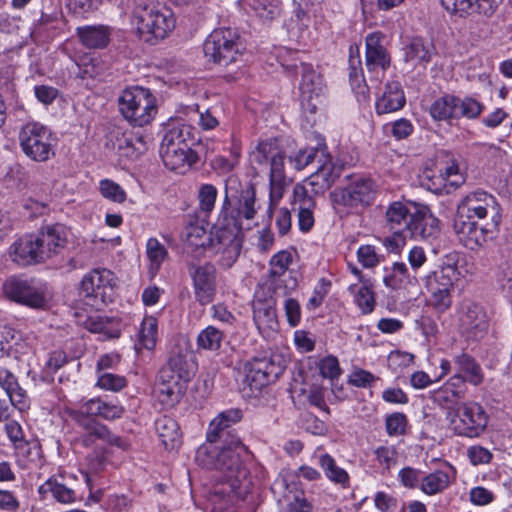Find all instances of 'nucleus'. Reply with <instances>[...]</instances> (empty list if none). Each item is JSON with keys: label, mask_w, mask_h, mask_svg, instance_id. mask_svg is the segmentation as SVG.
<instances>
[{"label": "nucleus", "mask_w": 512, "mask_h": 512, "mask_svg": "<svg viewBox=\"0 0 512 512\" xmlns=\"http://www.w3.org/2000/svg\"><path fill=\"white\" fill-rule=\"evenodd\" d=\"M253 320L260 333L273 332L278 328L276 308L270 301L253 303Z\"/></svg>", "instance_id": "obj_29"}, {"label": "nucleus", "mask_w": 512, "mask_h": 512, "mask_svg": "<svg viewBox=\"0 0 512 512\" xmlns=\"http://www.w3.org/2000/svg\"><path fill=\"white\" fill-rule=\"evenodd\" d=\"M286 365L287 360L281 353L271 352L254 357L245 365L244 382L252 391H258L275 382L283 374Z\"/></svg>", "instance_id": "obj_10"}, {"label": "nucleus", "mask_w": 512, "mask_h": 512, "mask_svg": "<svg viewBox=\"0 0 512 512\" xmlns=\"http://www.w3.org/2000/svg\"><path fill=\"white\" fill-rule=\"evenodd\" d=\"M135 140L142 144L141 138H136L132 133L122 132L119 129L110 133L109 142L111 148L122 158H135L138 156L139 148L135 145Z\"/></svg>", "instance_id": "obj_31"}, {"label": "nucleus", "mask_w": 512, "mask_h": 512, "mask_svg": "<svg viewBox=\"0 0 512 512\" xmlns=\"http://www.w3.org/2000/svg\"><path fill=\"white\" fill-rule=\"evenodd\" d=\"M115 285L116 279L110 270L94 269L83 277L80 291L85 297L106 303L112 299Z\"/></svg>", "instance_id": "obj_18"}, {"label": "nucleus", "mask_w": 512, "mask_h": 512, "mask_svg": "<svg viewBox=\"0 0 512 512\" xmlns=\"http://www.w3.org/2000/svg\"><path fill=\"white\" fill-rule=\"evenodd\" d=\"M446 419L449 429L457 436L474 438L485 430L488 416L477 402L467 401L447 407Z\"/></svg>", "instance_id": "obj_7"}, {"label": "nucleus", "mask_w": 512, "mask_h": 512, "mask_svg": "<svg viewBox=\"0 0 512 512\" xmlns=\"http://www.w3.org/2000/svg\"><path fill=\"white\" fill-rule=\"evenodd\" d=\"M3 292L10 300L33 309H45L48 306L46 285L33 278L10 277L3 284Z\"/></svg>", "instance_id": "obj_13"}, {"label": "nucleus", "mask_w": 512, "mask_h": 512, "mask_svg": "<svg viewBox=\"0 0 512 512\" xmlns=\"http://www.w3.org/2000/svg\"><path fill=\"white\" fill-rule=\"evenodd\" d=\"M293 205L298 211V226L302 232H308L314 226L315 200L308 194L305 186L296 184L293 189Z\"/></svg>", "instance_id": "obj_23"}, {"label": "nucleus", "mask_w": 512, "mask_h": 512, "mask_svg": "<svg viewBox=\"0 0 512 512\" xmlns=\"http://www.w3.org/2000/svg\"><path fill=\"white\" fill-rule=\"evenodd\" d=\"M349 291L354 294L355 302L363 314H369L374 310L375 298L368 286L350 285Z\"/></svg>", "instance_id": "obj_53"}, {"label": "nucleus", "mask_w": 512, "mask_h": 512, "mask_svg": "<svg viewBox=\"0 0 512 512\" xmlns=\"http://www.w3.org/2000/svg\"><path fill=\"white\" fill-rule=\"evenodd\" d=\"M457 216L467 219L491 218V223L500 224V207L495 197L486 191L476 190L462 198L457 208Z\"/></svg>", "instance_id": "obj_14"}, {"label": "nucleus", "mask_w": 512, "mask_h": 512, "mask_svg": "<svg viewBox=\"0 0 512 512\" xmlns=\"http://www.w3.org/2000/svg\"><path fill=\"white\" fill-rule=\"evenodd\" d=\"M101 400V398H92L83 402L78 408L69 411L70 417L77 423L94 421L91 417H99V414H101Z\"/></svg>", "instance_id": "obj_47"}, {"label": "nucleus", "mask_w": 512, "mask_h": 512, "mask_svg": "<svg viewBox=\"0 0 512 512\" xmlns=\"http://www.w3.org/2000/svg\"><path fill=\"white\" fill-rule=\"evenodd\" d=\"M319 371L324 378L337 379L341 374L338 359L332 355L324 357L319 362Z\"/></svg>", "instance_id": "obj_62"}, {"label": "nucleus", "mask_w": 512, "mask_h": 512, "mask_svg": "<svg viewBox=\"0 0 512 512\" xmlns=\"http://www.w3.org/2000/svg\"><path fill=\"white\" fill-rule=\"evenodd\" d=\"M270 173H269V206L267 208L268 217L271 218L274 206L283 198L285 188L287 186V179L284 173V157L276 152L271 155L270 159Z\"/></svg>", "instance_id": "obj_20"}, {"label": "nucleus", "mask_w": 512, "mask_h": 512, "mask_svg": "<svg viewBox=\"0 0 512 512\" xmlns=\"http://www.w3.org/2000/svg\"><path fill=\"white\" fill-rule=\"evenodd\" d=\"M430 115L437 121L456 119V96L446 94L436 99L430 106Z\"/></svg>", "instance_id": "obj_42"}, {"label": "nucleus", "mask_w": 512, "mask_h": 512, "mask_svg": "<svg viewBox=\"0 0 512 512\" xmlns=\"http://www.w3.org/2000/svg\"><path fill=\"white\" fill-rule=\"evenodd\" d=\"M223 337L222 331L214 326H208L199 333L197 344L202 349L216 351L220 348Z\"/></svg>", "instance_id": "obj_51"}, {"label": "nucleus", "mask_w": 512, "mask_h": 512, "mask_svg": "<svg viewBox=\"0 0 512 512\" xmlns=\"http://www.w3.org/2000/svg\"><path fill=\"white\" fill-rule=\"evenodd\" d=\"M247 454L246 447L236 438L221 449L213 446H201L196 453V460L205 468L215 469L222 473V480L227 487L214 490L222 497L229 496L240 487L241 481L247 477V469L243 457Z\"/></svg>", "instance_id": "obj_1"}, {"label": "nucleus", "mask_w": 512, "mask_h": 512, "mask_svg": "<svg viewBox=\"0 0 512 512\" xmlns=\"http://www.w3.org/2000/svg\"><path fill=\"white\" fill-rule=\"evenodd\" d=\"M101 66H72L70 74L80 81V84L91 88L100 75Z\"/></svg>", "instance_id": "obj_57"}, {"label": "nucleus", "mask_w": 512, "mask_h": 512, "mask_svg": "<svg viewBox=\"0 0 512 512\" xmlns=\"http://www.w3.org/2000/svg\"><path fill=\"white\" fill-rule=\"evenodd\" d=\"M157 329L158 324L156 318L148 316L143 319L139 330V342L144 348L152 350L155 347Z\"/></svg>", "instance_id": "obj_50"}, {"label": "nucleus", "mask_w": 512, "mask_h": 512, "mask_svg": "<svg viewBox=\"0 0 512 512\" xmlns=\"http://www.w3.org/2000/svg\"><path fill=\"white\" fill-rule=\"evenodd\" d=\"M193 136L187 125L173 126L166 131L160 145V156L164 165L172 170L184 173L198 160L192 150Z\"/></svg>", "instance_id": "obj_4"}, {"label": "nucleus", "mask_w": 512, "mask_h": 512, "mask_svg": "<svg viewBox=\"0 0 512 512\" xmlns=\"http://www.w3.org/2000/svg\"><path fill=\"white\" fill-rule=\"evenodd\" d=\"M402 50L406 62L422 63L432 60L434 47L420 37H412L403 42Z\"/></svg>", "instance_id": "obj_32"}, {"label": "nucleus", "mask_w": 512, "mask_h": 512, "mask_svg": "<svg viewBox=\"0 0 512 512\" xmlns=\"http://www.w3.org/2000/svg\"><path fill=\"white\" fill-rule=\"evenodd\" d=\"M195 300L202 306L213 302L217 292V270L214 264L191 265L188 269Z\"/></svg>", "instance_id": "obj_16"}, {"label": "nucleus", "mask_w": 512, "mask_h": 512, "mask_svg": "<svg viewBox=\"0 0 512 512\" xmlns=\"http://www.w3.org/2000/svg\"><path fill=\"white\" fill-rule=\"evenodd\" d=\"M244 50L239 33L231 28L213 30L203 43L207 62L231 64L242 61Z\"/></svg>", "instance_id": "obj_8"}, {"label": "nucleus", "mask_w": 512, "mask_h": 512, "mask_svg": "<svg viewBox=\"0 0 512 512\" xmlns=\"http://www.w3.org/2000/svg\"><path fill=\"white\" fill-rule=\"evenodd\" d=\"M383 282L387 288L393 290H409L418 285L417 277L410 273L403 262H395L390 268H387Z\"/></svg>", "instance_id": "obj_28"}, {"label": "nucleus", "mask_w": 512, "mask_h": 512, "mask_svg": "<svg viewBox=\"0 0 512 512\" xmlns=\"http://www.w3.org/2000/svg\"><path fill=\"white\" fill-rule=\"evenodd\" d=\"M127 385L125 377L111 372L98 374L96 386L102 390L118 392Z\"/></svg>", "instance_id": "obj_56"}, {"label": "nucleus", "mask_w": 512, "mask_h": 512, "mask_svg": "<svg viewBox=\"0 0 512 512\" xmlns=\"http://www.w3.org/2000/svg\"><path fill=\"white\" fill-rule=\"evenodd\" d=\"M488 325L486 311L481 305L471 301L462 303L459 312V330L466 339H482L488 331Z\"/></svg>", "instance_id": "obj_17"}, {"label": "nucleus", "mask_w": 512, "mask_h": 512, "mask_svg": "<svg viewBox=\"0 0 512 512\" xmlns=\"http://www.w3.org/2000/svg\"><path fill=\"white\" fill-rule=\"evenodd\" d=\"M375 194L374 182L359 178L345 188L336 189L330 197L337 213L349 214L370 206L375 199Z\"/></svg>", "instance_id": "obj_12"}, {"label": "nucleus", "mask_w": 512, "mask_h": 512, "mask_svg": "<svg viewBox=\"0 0 512 512\" xmlns=\"http://www.w3.org/2000/svg\"><path fill=\"white\" fill-rule=\"evenodd\" d=\"M38 492L42 496L51 493L56 501L63 504H70L76 500L75 491L64 484L59 483L54 478H49L45 483L40 485Z\"/></svg>", "instance_id": "obj_40"}, {"label": "nucleus", "mask_w": 512, "mask_h": 512, "mask_svg": "<svg viewBox=\"0 0 512 512\" xmlns=\"http://www.w3.org/2000/svg\"><path fill=\"white\" fill-rule=\"evenodd\" d=\"M44 261L58 255L66 246L68 239V229L59 223L45 225L33 234Z\"/></svg>", "instance_id": "obj_19"}, {"label": "nucleus", "mask_w": 512, "mask_h": 512, "mask_svg": "<svg viewBox=\"0 0 512 512\" xmlns=\"http://www.w3.org/2000/svg\"><path fill=\"white\" fill-rule=\"evenodd\" d=\"M78 424L83 427L85 431H89L95 439L101 440L112 446H123L122 439L114 435L104 424L97 421L78 422Z\"/></svg>", "instance_id": "obj_45"}, {"label": "nucleus", "mask_w": 512, "mask_h": 512, "mask_svg": "<svg viewBox=\"0 0 512 512\" xmlns=\"http://www.w3.org/2000/svg\"><path fill=\"white\" fill-rule=\"evenodd\" d=\"M182 242L187 251H197L198 249L209 250V239L206 230L199 225H189L185 227L181 235Z\"/></svg>", "instance_id": "obj_37"}, {"label": "nucleus", "mask_w": 512, "mask_h": 512, "mask_svg": "<svg viewBox=\"0 0 512 512\" xmlns=\"http://www.w3.org/2000/svg\"><path fill=\"white\" fill-rule=\"evenodd\" d=\"M99 189L101 195L112 202L123 203L126 200L127 195L124 189L112 180H101Z\"/></svg>", "instance_id": "obj_59"}, {"label": "nucleus", "mask_w": 512, "mask_h": 512, "mask_svg": "<svg viewBox=\"0 0 512 512\" xmlns=\"http://www.w3.org/2000/svg\"><path fill=\"white\" fill-rule=\"evenodd\" d=\"M159 373L164 378L177 380L184 385H187L192 374L190 364L186 356L182 354L171 356Z\"/></svg>", "instance_id": "obj_35"}, {"label": "nucleus", "mask_w": 512, "mask_h": 512, "mask_svg": "<svg viewBox=\"0 0 512 512\" xmlns=\"http://www.w3.org/2000/svg\"><path fill=\"white\" fill-rule=\"evenodd\" d=\"M349 83L357 101L366 104L369 101V87L365 77L363 66H349Z\"/></svg>", "instance_id": "obj_41"}, {"label": "nucleus", "mask_w": 512, "mask_h": 512, "mask_svg": "<svg viewBox=\"0 0 512 512\" xmlns=\"http://www.w3.org/2000/svg\"><path fill=\"white\" fill-rule=\"evenodd\" d=\"M218 197V190L212 184L200 185L197 193L199 210L206 216L210 215L214 210L215 203Z\"/></svg>", "instance_id": "obj_49"}, {"label": "nucleus", "mask_w": 512, "mask_h": 512, "mask_svg": "<svg viewBox=\"0 0 512 512\" xmlns=\"http://www.w3.org/2000/svg\"><path fill=\"white\" fill-rule=\"evenodd\" d=\"M242 417V410L238 408H231L220 412L209 424L206 435L207 441L213 444L221 440L227 433L226 430L233 424L241 421Z\"/></svg>", "instance_id": "obj_27"}, {"label": "nucleus", "mask_w": 512, "mask_h": 512, "mask_svg": "<svg viewBox=\"0 0 512 512\" xmlns=\"http://www.w3.org/2000/svg\"><path fill=\"white\" fill-rule=\"evenodd\" d=\"M240 148L233 145L229 155H218L212 160V166L221 172H229L233 170L239 162Z\"/></svg>", "instance_id": "obj_60"}, {"label": "nucleus", "mask_w": 512, "mask_h": 512, "mask_svg": "<svg viewBox=\"0 0 512 512\" xmlns=\"http://www.w3.org/2000/svg\"><path fill=\"white\" fill-rule=\"evenodd\" d=\"M22 152L35 162H46L55 155V139L45 125L31 121L23 124L18 131Z\"/></svg>", "instance_id": "obj_9"}, {"label": "nucleus", "mask_w": 512, "mask_h": 512, "mask_svg": "<svg viewBox=\"0 0 512 512\" xmlns=\"http://www.w3.org/2000/svg\"><path fill=\"white\" fill-rule=\"evenodd\" d=\"M291 263L292 254L286 250L279 251L269 261L270 275L274 278L283 276Z\"/></svg>", "instance_id": "obj_58"}, {"label": "nucleus", "mask_w": 512, "mask_h": 512, "mask_svg": "<svg viewBox=\"0 0 512 512\" xmlns=\"http://www.w3.org/2000/svg\"><path fill=\"white\" fill-rule=\"evenodd\" d=\"M118 106L122 116L137 127L150 124L158 112L156 97L148 88L141 86L123 90Z\"/></svg>", "instance_id": "obj_6"}, {"label": "nucleus", "mask_w": 512, "mask_h": 512, "mask_svg": "<svg viewBox=\"0 0 512 512\" xmlns=\"http://www.w3.org/2000/svg\"><path fill=\"white\" fill-rule=\"evenodd\" d=\"M449 484V475L442 470H436L422 477L419 488L423 493L431 496L443 492Z\"/></svg>", "instance_id": "obj_43"}, {"label": "nucleus", "mask_w": 512, "mask_h": 512, "mask_svg": "<svg viewBox=\"0 0 512 512\" xmlns=\"http://www.w3.org/2000/svg\"><path fill=\"white\" fill-rule=\"evenodd\" d=\"M384 227L391 233L406 232L415 240L434 237L439 229V221L425 205L411 201H393L386 207L383 217Z\"/></svg>", "instance_id": "obj_2"}, {"label": "nucleus", "mask_w": 512, "mask_h": 512, "mask_svg": "<svg viewBox=\"0 0 512 512\" xmlns=\"http://www.w3.org/2000/svg\"><path fill=\"white\" fill-rule=\"evenodd\" d=\"M11 260L20 266L45 263L33 234L25 235L9 248Z\"/></svg>", "instance_id": "obj_21"}, {"label": "nucleus", "mask_w": 512, "mask_h": 512, "mask_svg": "<svg viewBox=\"0 0 512 512\" xmlns=\"http://www.w3.org/2000/svg\"><path fill=\"white\" fill-rule=\"evenodd\" d=\"M406 103V98L399 82H390L375 102L378 115L388 114L400 110Z\"/></svg>", "instance_id": "obj_26"}, {"label": "nucleus", "mask_w": 512, "mask_h": 512, "mask_svg": "<svg viewBox=\"0 0 512 512\" xmlns=\"http://www.w3.org/2000/svg\"><path fill=\"white\" fill-rule=\"evenodd\" d=\"M484 108V104L472 96H456V119H476L481 115Z\"/></svg>", "instance_id": "obj_44"}, {"label": "nucleus", "mask_w": 512, "mask_h": 512, "mask_svg": "<svg viewBox=\"0 0 512 512\" xmlns=\"http://www.w3.org/2000/svg\"><path fill=\"white\" fill-rule=\"evenodd\" d=\"M224 226H219L217 220L214 223L209 239V252L219 267L229 269L241 253L242 237L241 230Z\"/></svg>", "instance_id": "obj_11"}, {"label": "nucleus", "mask_w": 512, "mask_h": 512, "mask_svg": "<svg viewBox=\"0 0 512 512\" xmlns=\"http://www.w3.org/2000/svg\"><path fill=\"white\" fill-rule=\"evenodd\" d=\"M322 150L327 151V146L323 141L318 142L316 147L301 148L289 156V162L296 170H303L314 160L320 162Z\"/></svg>", "instance_id": "obj_39"}, {"label": "nucleus", "mask_w": 512, "mask_h": 512, "mask_svg": "<svg viewBox=\"0 0 512 512\" xmlns=\"http://www.w3.org/2000/svg\"><path fill=\"white\" fill-rule=\"evenodd\" d=\"M458 276L459 271L456 266L444 265L429 272L423 277L422 281L428 292L453 291Z\"/></svg>", "instance_id": "obj_25"}, {"label": "nucleus", "mask_w": 512, "mask_h": 512, "mask_svg": "<svg viewBox=\"0 0 512 512\" xmlns=\"http://www.w3.org/2000/svg\"><path fill=\"white\" fill-rule=\"evenodd\" d=\"M455 364L459 370L466 374L465 379L474 385H478L482 381L481 369L475 360L467 355L460 354L455 359Z\"/></svg>", "instance_id": "obj_48"}, {"label": "nucleus", "mask_w": 512, "mask_h": 512, "mask_svg": "<svg viewBox=\"0 0 512 512\" xmlns=\"http://www.w3.org/2000/svg\"><path fill=\"white\" fill-rule=\"evenodd\" d=\"M264 20H271L279 14V0H244Z\"/></svg>", "instance_id": "obj_52"}, {"label": "nucleus", "mask_w": 512, "mask_h": 512, "mask_svg": "<svg viewBox=\"0 0 512 512\" xmlns=\"http://www.w3.org/2000/svg\"><path fill=\"white\" fill-rule=\"evenodd\" d=\"M146 253L150 261V270L158 271L163 261L168 256V252L164 245L158 239L149 238L146 244Z\"/></svg>", "instance_id": "obj_54"}, {"label": "nucleus", "mask_w": 512, "mask_h": 512, "mask_svg": "<svg viewBox=\"0 0 512 512\" xmlns=\"http://www.w3.org/2000/svg\"><path fill=\"white\" fill-rule=\"evenodd\" d=\"M439 175L443 176L444 182L447 183L450 189H456L464 182V177L454 161L444 169H440Z\"/></svg>", "instance_id": "obj_64"}, {"label": "nucleus", "mask_w": 512, "mask_h": 512, "mask_svg": "<svg viewBox=\"0 0 512 512\" xmlns=\"http://www.w3.org/2000/svg\"><path fill=\"white\" fill-rule=\"evenodd\" d=\"M499 225L491 222L479 225L472 219L456 216L454 230L459 242L470 250H477L496 236Z\"/></svg>", "instance_id": "obj_15"}, {"label": "nucleus", "mask_w": 512, "mask_h": 512, "mask_svg": "<svg viewBox=\"0 0 512 512\" xmlns=\"http://www.w3.org/2000/svg\"><path fill=\"white\" fill-rule=\"evenodd\" d=\"M0 387L5 391L14 408L20 412L30 408V398L26 390L20 386L17 377L3 366H0Z\"/></svg>", "instance_id": "obj_24"}, {"label": "nucleus", "mask_w": 512, "mask_h": 512, "mask_svg": "<svg viewBox=\"0 0 512 512\" xmlns=\"http://www.w3.org/2000/svg\"><path fill=\"white\" fill-rule=\"evenodd\" d=\"M365 44L366 64H390V54L382 44V35L379 32L367 35Z\"/></svg>", "instance_id": "obj_36"}, {"label": "nucleus", "mask_w": 512, "mask_h": 512, "mask_svg": "<svg viewBox=\"0 0 512 512\" xmlns=\"http://www.w3.org/2000/svg\"><path fill=\"white\" fill-rule=\"evenodd\" d=\"M341 167L332 162L328 151L320 154V162L317 170L310 175L309 184L314 187L315 193H323L328 190L340 177Z\"/></svg>", "instance_id": "obj_22"}, {"label": "nucleus", "mask_w": 512, "mask_h": 512, "mask_svg": "<svg viewBox=\"0 0 512 512\" xmlns=\"http://www.w3.org/2000/svg\"><path fill=\"white\" fill-rule=\"evenodd\" d=\"M80 41L88 48H103L110 40L111 29L109 26H85L77 28Z\"/></svg>", "instance_id": "obj_34"}, {"label": "nucleus", "mask_w": 512, "mask_h": 512, "mask_svg": "<svg viewBox=\"0 0 512 512\" xmlns=\"http://www.w3.org/2000/svg\"><path fill=\"white\" fill-rule=\"evenodd\" d=\"M497 280L506 297L512 301V260L500 265Z\"/></svg>", "instance_id": "obj_61"}, {"label": "nucleus", "mask_w": 512, "mask_h": 512, "mask_svg": "<svg viewBox=\"0 0 512 512\" xmlns=\"http://www.w3.org/2000/svg\"><path fill=\"white\" fill-rule=\"evenodd\" d=\"M259 209L254 184L242 181L236 175L228 176L225 180L224 198L216 219L218 225L242 231L243 222L254 220Z\"/></svg>", "instance_id": "obj_3"}, {"label": "nucleus", "mask_w": 512, "mask_h": 512, "mask_svg": "<svg viewBox=\"0 0 512 512\" xmlns=\"http://www.w3.org/2000/svg\"><path fill=\"white\" fill-rule=\"evenodd\" d=\"M155 430L167 449L175 448L181 440L180 428L176 420L172 417L163 415L155 421Z\"/></svg>", "instance_id": "obj_33"}, {"label": "nucleus", "mask_w": 512, "mask_h": 512, "mask_svg": "<svg viewBox=\"0 0 512 512\" xmlns=\"http://www.w3.org/2000/svg\"><path fill=\"white\" fill-rule=\"evenodd\" d=\"M325 90L321 75L312 66H305L300 83L301 93L325 94Z\"/></svg>", "instance_id": "obj_46"}, {"label": "nucleus", "mask_w": 512, "mask_h": 512, "mask_svg": "<svg viewBox=\"0 0 512 512\" xmlns=\"http://www.w3.org/2000/svg\"><path fill=\"white\" fill-rule=\"evenodd\" d=\"M318 465L323 470L325 476L333 483L339 484L343 487L349 484V475L341 467L336 464L335 459L328 453H323L318 457Z\"/></svg>", "instance_id": "obj_38"}, {"label": "nucleus", "mask_w": 512, "mask_h": 512, "mask_svg": "<svg viewBox=\"0 0 512 512\" xmlns=\"http://www.w3.org/2000/svg\"><path fill=\"white\" fill-rule=\"evenodd\" d=\"M185 389L186 385L174 379L164 378L159 373L155 391L157 398L163 405L168 407L176 405L180 401Z\"/></svg>", "instance_id": "obj_30"}, {"label": "nucleus", "mask_w": 512, "mask_h": 512, "mask_svg": "<svg viewBox=\"0 0 512 512\" xmlns=\"http://www.w3.org/2000/svg\"><path fill=\"white\" fill-rule=\"evenodd\" d=\"M133 19L137 31L145 42L153 43L164 39L174 28L175 20L167 11L161 12L154 0H132Z\"/></svg>", "instance_id": "obj_5"}, {"label": "nucleus", "mask_w": 512, "mask_h": 512, "mask_svg": "<svg viewBox=\"0 0 512 512\" xmlns=\"http://www.w3.org/2000/svg\"><path fill=\"white\" fill-rule=\"evenodd\" d=\"M274 145L270 142H261L250 155V161L255 170L270 164L271 155L276 154Z\"/></svg>", "instance_id": "obj_55"}, {"label": "nucleus", "mask_w": 512, "mask_h": 512, "mask_svg": "<svg viewBox=\"0 0 512 512\" xmlns=\"http://www.w3.org/2000/svg\"><path fill=\"white\" fill-rule=\"evenodd\" d=\"M407 418L403 413H392L386 418V431L389 436H398L405 433Z\"/></svg>", "instance_id": "obj_63"}]
</instances>
